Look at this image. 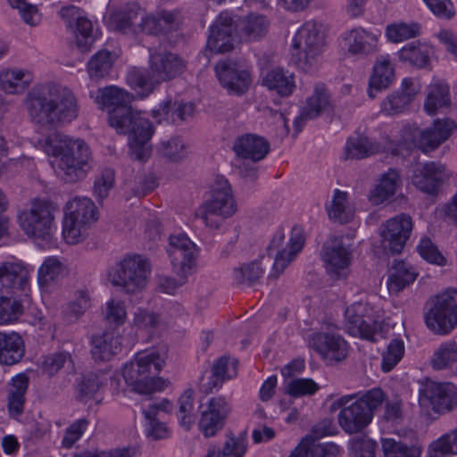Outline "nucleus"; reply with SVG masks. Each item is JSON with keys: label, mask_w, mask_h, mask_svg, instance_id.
Segmentation results:
<instances>
[{"label": "nucleus", "mask_w": 457, "mask_h": 457, "mask_svg": "<svg viewBox=\"0 0 457 457\" xmlns=\"http://www.w3.org/2000/svg\"><path fill=\"white\" fill-rule=\"evenodd\" d=\"M44 152L54 158L51 162L54 172L68 183L83 179L89 170L90 150L81 139L54 131L41 143Z\"/></svg>", "instance_id": "nucleus-1"}, {"label": "nucleus", "mask_w": 457, "mask_h": 457, "mask_svg": "<svg viewBox=\"0 0 457 457\" xmlns=\"http://www.w3.org/2000/svg\"><path fill=\"white\" fill-rule=\"evenodd\" d=\"M28 112L35 123L55 126L76 119L79 106L74 94L68 87L48 84L29 95Z\"/></svg>", "instance_id": "nucleus-2"}, {"label": "nucleus", "mask_w": 457, "mask_h": 457, "mask_svg": "<svg viewBox=\"0 0 457 457\" xmlns=\"http://www.w3.org/2000/svg\"><path fill=\"white\" fill-rule=\"evenodd\" d=\"M386 395L380 387L364 392L344 395L333 403L334 410H339L337 423L348 434L363 431L373 420L375 412L385 403Z\"/></svg>", "instance_id": "nucleus-3"}, {"label": "nucleus", "mask_w": 457, "mask_h": 457, "mask_svg": "<svg viewBox=\"0 0 457 457\" xmlns=\"http://www.w3.org/2000/svg\"><path fill=\"white\" fill-rule=\"evenodd\" d=\"M164 349H147L137 353L127 362L122 370V376L129 387L140 395H151L163 391L170 381L156 375L166 364Z\"/></svg>", "instance_id": "nucleus-4"}, {"label": "nucleus", "mask_w": 457, "mask_h": 457, "mask_svg": "<svg viewBox=\"0 0 457 457\" xmlns=\"http://www.w3.org/2000/svg\"><path fill=\"white\" fill-rule=\"evenodd\" d=\"M185 69V61L177 54L150 50V71L132 68L128 71L127 82L137 96L144 99L154 92L157 85L179 76Z\"/></svg>", "instance_id": "nucleus-5"}, {"label": "nucleus", "mask_w": 457, "mask_h": 457, "mask_svg": "<svg viewBox=\"0 0 457 457\" xmlns=\"http://www.w3.org/2000/svg\"><path fill=\"white\" fill-rule=\"evenodd\" d=\"M108 123L119 134L129 137L132 159L144 162L149 157V141L154 135V127L141 112L127 105L112 109L109 112Z\"/></svg>", "instance_id": "nucleus-6"}, {"label": "nucleus", "mask_w": 457, "mask_h": 457, "mask_svg": "<svg viewBox=\"0 0 457 457\" xmlns=\"http://www.w3.org/2000/svg\"><path fill=\"white\" fill-rule=\"evenodd\" d=\"M152 265L149 259L137 253H128L107 270L110 283L126 295L144 291L149 282Z\"/></svg>", "instance_id": "nucleus-7"}, {"label": "nucleus", "mask_w": 457, "mask_h": 457, "mask_svg": "<svg viewBox=\"0 0 457 457\" xmlns=\"http://www.w3.org/2000/svg\"><path fill=\"white\" fill-rule=\"evenodd\" d=\"M325 37L314 21L304 22L292 40V61L302 71L312 72L323 62Z\"/></svg>", "instance_id": "nucleus-8"}, {"label": "nucleus", "mask_w": 457, "mask_h": 457, "mask_svg": "<svg viewBox=\"0 0 457 457\" xmlns=\"http://www.w3.org/2000/svg\"><path fill=\"white\" fill-rule=\"evenodd\" d=\"M57 213L58 208L53 202L35 198L19 212L17 222L27 237L48 240L57 230Z\"/></svg>", "instance_id": "nucleus-9"}, {"label": "nucleus", "mask_w": 457, "mask_h": 457, "mask_svg": "<svg viewBox=\"0 0 457 457\" xmlns=\"http://www.w3.org/2000/svg\"><path fill=\"white\" fill-rule=\"evenodd\" d=\"M423 318L427 328L435 335L446 336L457 328V289L446 290L431 296L425 303Z\"/></svg>", "instance_id": "nucleus-10"}, {"label": "nucleus", "mask_w": 457, "mask_h": 457, "mask_svg": "<svg viewBox=\"0 0 457 457\" xmlns=\"http://www.w3.org/2000/svg\"><path fill=\"white\" fill-rule=\"evenodd\" d=\"M237 204L228 181L217 177L212 186L211 196L197 210L196 215L206 227L220 229L224 220L235 214Z\"/></svg>", "instance_id": "nucleus-11"}, {"label": "nucleus", "mask_w": 457, "mask_h": 457, "mask_svg": "<svg viewBox=\"0 0 457 457\" xmlns=\"http://www.w3.org/2000/svg\"><path fill=\"white\" fill-rule=\"evenodd\" d=\"M97 219L96 207L91 199L81 196L71 198L64 207L63 239L69 245L78 244Z\"/></svg>", "instance_id": "nucleus-12"}, {"label": "nucleus", "mask_w": 457, "mask_h": 457, "mask_svg": "<svg viewBox=\"0 0 457 457\" xmlns=\"http://www.w3.org/2000/svg\"><path fill=\"white\" fill-rule=\"evenodd\" d=\"M457 129V124L451 119H436L433 126L424 130L416 127L405 128L403 130V140L406 147L413 145L424 153L434 151L444 142L448 140L451 135Z\"/></svg>", "instance_id": "nucleus-13"}, {"label": "nucleus", "mask_w": 457, "mask_h": 457, "mask_svg": "<svg viewBox=\"0 0 457 457\" xmlns=\"http://www.w3.org/2000/svg\"><path fill=\"white\" fill-rule=\"evenodd\" d=\"M381 246L386 256L394 257L391 269L386 280L388 294L391 297L392 303L397 306L400 295V271L398 265L400 264V218L395 216L388 220L384 225L380 232Z\"/></svg>", "instance_id": "nucleus-14"}, {"label": "nucleus", "mask_w": 457, "mask_h": 457, "mask_svg": "<svg viewBox=\"0 0 457 457\" xmlns=\"http://www.w3.org/2000/svg\"><path fill=\"white\" fill-rule=\"evenodd\" d=\"M285 238L283 230L278 229L273 235L268 246L270 256L274 254L272 275L278 277L286 268L294 262L303 251L305 245V237L302 228L294 227L291 230L288 242L281 247Z\"/></svg>", "instance_id": "nucleus-15"}, {"label": "nucleus", "mask_w": 457, "mask_h": 457, "mask_svg": "<svg viewBox=\"0 0 457 457\" xmlns=\"http://www.w3.org/2000/svg\"><path fill=\"white\" fill-rule=\"evenodd\" d=\"M347 328L351 335L370 341H377L379 316L374 308L366 303H354L345 310Z\"/></svg>", "instance_id": "nucleus-16"}, {"label": "nucleus", "mask_w": 457, "mask_h": 457, "mask_svg": "<svg viewBox=\"0 0 457 457\" xmlns=\"http://www.w3.org/2000/svg\"><path fill=\"white\" fill-rule=\"evenodd\" d=\"M309 345L329 365L342 361L348 354L347 342L332 325L312 334Z\"/></svg>", "instance_id": "nucleus-17"}, {"label": "nucleus", "mask_w": 457, "mask_h": 457, "mask_svg": "<svg viewBox=\"0 0 457 457\" xmlns=\"http://www.w3.org/2000/svg\"><path fill=\"white\" fill-rule=\"evenodd\" d=\"M174 273L187 278L195 267L198 248L185 234L171 235L167 250Z\"/></svg>", "instance_id": "nucleus-18"}, {"label": "nucleus", "mask_w": 457, "mask_h": 457, "mask_svg": "<svg viewBox=\"0 0 457 457\" xmlns=\"http://www.w3.org/2000/svg\"><path fill=\"white\" fill-rule=\"evenodd\" d=\"M420 404L445 413L457 407V387L452 383L428 382L420 390Z\"/></svg>", "instance_id": "nucleus-19"}, {"label": "nucleus", "mask_w": 457, "mask_h": 457, "mask_svg": "<svg viewBox=\"0 0 457 457\" xmlns=\"http://www.w3.org/2000/svg\"><path fill=\"white\" fill-rule=\"evenodd\" d=\"M231 412V405L222 395L211 397L201 406L198 422L200 431L205 437H211L221 430Z\"/></svg>", "instance_id": "nucleus-20"}, {"label": "nucleus", "mask_w": 457, "mask_h": 457, "mask_svg": "<svg viewBox=\"0 0 457 457\" xmlns=\"http://www.w3.org/2000/svg\"><path fill=\"white\" fill-rule=\"evenodd\" d=\"M236 29L233 16L228 12H220L209 28L207 47L212 53L222 54L234 47Z\"/></svg>", "instance_id": "nucleus-21"}, {"label": "nucleus", "mask_w": 457, "mask_h": 457, "mask_svg": "<svg viewBox=\"0 0 457 457\" xmlns=\"http://www.w3.org/2000/svg\"><path fill=\"white\" fill-rule=\"evenodd\" d=\"M321 258L327 271L336 277H345L351 263L352 251L343 243L341 237H330L323 245Z\"/></svg>", "instance_id": "nucleus-22"}, {"label": "nucleus", "mask_w": 457, "mask_h": 457, "mask_svg": "<svg viewBox=\"0 0 457 457\" xmlns=\"http://www.w3.org/2000/svg\"><path fill=\"white\" fill-rule=\"evenodd\" d=\"M215 72L220 83L230 95L245 93L252 83L250 73L230 61L218 62Z\"/></svg>", "instance_id": "nucleus-23"}, {"label": "nucleus", "mask_w": 457, "mask_h": 457, "mask_svg": "<svg viewBox=\"0 0 457 457\" xmlns=\"http://www.w3.org/2000/svg\"><path fill=\"white\" fill-rule=\"evenodd\" d=\"M380 33L356 27L343 35L347 51L354 55H369L378 50Z\"/></svg>", "instance_id": "nucleus-24"}, {"label": "nucleus", "mask_w": 457, "mask_h": 457, "mask_svg": "<svg viewBox=\"0 0 457 457\" xmlns=\"http://www.w3.org/2000/svg\"><path fill=\"white\" fill-rule=\"evenodd\" d=\"M121 337L116 329H106L91 337V354L96 361H107L121 351Z\"/></svg>", "instance_id": "nucleus-25"}, {"label": "nucleus", "mask_w": 457, "mask_h": 457, "mask_svg": "<svg viewBox=\"0 0 457 457\" xmlns=\"http://www.w3.org/2000/svg\"><path fill=\"white\" fill-rule=\"evenodd\" d=\"M142 9L129 4L114 11L109 17L108 26L113 30L130 37H137Z\"/></svg>", "instance_id": "nucleus-26"}, {"label": "nucleus", "mask_w": 457, "mask_h": 457, "mask_svg": "<svg viewBox=\"0 0 457 457\" xmlns=\"http://www.w3.org/2000/svg\"><path fill=\"white\" fill-rule=\"evenodd\" d=\"M445 170V165L435 162L418 164L413 170L411 182L420 190L434 194L443 180Z\"/></svg>", "instance_id": "nucleus-27"}, {"label": "nucleus", "mask_w": 457, "mask_h": 457, "mask_svg": "<svg viewBox=\"0 0 457 457\" xmlns=\"http://www.w3.org/2000/svg\"><path fill=\"white\" fill-rule=\"evenodd\" d=\"M237 157L253 162L263 160L270 151L269 142L256 134H245L238 137L233 145Z\"/></svg>", "instance_id": "nucleus-28"}, {"label": "nucleus", "mask_w": 457, "mask_h": 457, "mask_svg": "<svg viewBox=\"0 0 457 457\" xmlns=\"http://www.w3.org/2000/svg\"><path fill=\"white\" fill-rule=\"evenodd\" d=\"M178 23V14L175 12L162 11L155 14H146L142 10L138 36L167 33L175 29Z\"/></svg>", "instance_id": "nucleus-29"}, {"label": "nucleus", "mask_w": 457, "mask_h": 457, "mask_svg": "<svg viewBox=\"0 0 457 457\" xmlns=\"http://www.w3.org/2000/svg\"><path fill=\"white\" fill-rule=\"evenodd\" d=\"M89 96L103 110L125 106L133 99L128 91L113 85L90 90Z\"/></svg>", "instance_id": "nucleus-30"}, {"label": "nucleus", "mask_w": 457, "mask_h": 457, "mask_svg": "<svg viewBox=\"0 0 457 457\" xmlns=\"http://www.w3.org/2000/svg\"><path fill=\"white\" fill-rule=\"evenodd\" d=\"M0 283L1 285L12 290V295L26 293L29 279L23 267L17 262H1L0 263Z\"/></svg>", "instance_id": "nucleus-31"}, {"label": "nucleus", "mask_w": 457, "mask_h": 457, "mask_svg": "<svg viewBox=\"0 0 457 457\" xmlns=\"http://www.w3.org/2000/svg\"><path fill=\"white\" fill-rule=\"evenodd\" d=\"M237 376V361L236 359L222 356L216 360L212 368L209 381L203 385L206 392L219 390L224 382Z\"/></svg>", "instance_id": "nucleus-32"}, {"label": "nucleus", "mask_w": 457, "mask_h": 457, "mask_svg": "<svg viewBox=\"0 0 457 457\" xmlns=\"http://www.w3.org/2000/svg\"><path fill=\"white\" fill-rule=\"evenodd\" d=\"M451 105L449 86L443 82H435L427 88L424 100V111L430 116L436 115L444 108Z\"/></svg>", "instance_id": "nucleus-33"}, {"label": "nucleus", "mask_w": 457, "mask_h": 457, "mask_svg": "<svg viewBox=\"0 0 457 457\" xmlns=\"http://www.w3.org/2000/svg\"><path fill=\"white\" fill-rule=\"evenodd\" d=\"M399 179L398 170L389 169L381 176L378 184L370 190V202L374 205H378L389 200L397 189Z\"/></svg>", "instance_id": "nucleus-34"}, {"label": "nucleus", "mask_w": 457, "mask_h": 457, "mask_svg": "<svg viewBox=\"0 0 457 457\" xmlns=\"http://www.w3.org/2000/svg\"><path fill=\"white\" fill-rule=\"evenodd\" d=\"M326 209L329 219L341 224L350 222L354 216V209L348 200V194L337 188L334 190Z\"/></svg>", "instance_id": "nucleus-35"}, {"label": "nucleus", "mask_w": 457, "mask_h": 457, "mask_svg": "<svg viewBox=\"0 0 457 457\" xmlns=\"http://www.w3.org/2000/svg\"><path fill=\"white\" fill-rule=\"evenodd\" d=\"M31 72L21 69H7L0 72V87L8 94L23 92L32 82Z\"/></svg>", "instance_id": "nucleus-36"}, {"label": "nucleus", "mask_w": 457, "mask_h": 457, "mask_svg": "<svg viewBox=\"0 0 457 457\" xmlns=\"http://www.w3.org/2000/svg\"><path fill=\"white\" fill-rule=\"evenodd\" d=\"M28 386L29 378L25 374L21 373L12 378L7 395V406L12 416H20L23 412Z\"/></svg>", "instance_id": "nucleus-37"}, {"label": "nucleus", "mask_w": 457, "mask_h": 457, "mask_svg": "<svg viewBox=\"0 0 457 457\" xmlns=\"http://www.w3.org/2000/svg\"><path fill=\"white\" fill-rule=\"evenodd\" d=\"M263 85L275 90L281 96H290L295 88V76L288 71L275 68L268 71L262 79Z\"/></svg>", "instance_id": "nucleus-38"}, {"label": "nucleus", "mask_w": 457, "mask_h": 457, "mask_svg": "<svg viewBox=\"0 0 457 457\" xmlns=\"http://www.w3.org/2000/svg\"><path fill=\"white\" fill-rule=\"evenodd\" d=\"M395 79V68L391 63L388 55L380 56L373 68V73L370 79V96H372V90L377 91L385 89L389 87Z\"/></svg>", "instance_id": "nucleus-39"}, {"label": "nucleus", "mask_w": 457, "mask_h": 457, "mask_svg": "<svg viewBox=\"0 0 457 457\" xmlns=\"http://www.w3.org/2000/svg\"><path fill=\"white\" fill-rule=\"evenodd\" d=\"M433 54V47L420 41L406 44L402 47V61L408 62L411 65L419 69L427 68Z\"/></svg>", "instance_id": "nucleus-40"}, {"label": "nucleus", "mask_w": 457, "mask_h": 457, "mask_svg": "<svg viewBox=\"0 0 457 457\" xmlns=\"http://www.w3.org/2000/svg\"><path fill=\"white\" fill-rule=\"evenodd\" d=\"M115 60V54L106 49L96 53L87 63V71L90 79L98 81L109 76Z\"/></svg>", "instance_id": "nucleus-41"}, {"label": "nucleus", "mask_w": 457, "mask_h": 457, "mask_svg": "<svg viewBox=\"0 0 457 457\" xmlns=\"http://www.w3.org/2000/svg\"><path fill=\"white\" fill-rule=\"evenodd\" d=\"M23 341L17 333H0V361L12 365L23 356Z\"/></svg>", "instance_id": "nucleus-42"}, {"label": "nucleus", "mask_w": 457, "mask_h": 457, "mask_svg": "<svg viewBox=\"0 0 457 457\" xmlns=\"http://www.w3.org/2000/svg\"><path fill=\"white\" fill-rule=\"evenodd\" d=\"M381 151V147L366 137H350L345 146L346 159H363Z\"/></svg>", "instance_id": "nucleus-43"}, {"label": "nucleus", "mask_w": 457, "mask_h": 457, "mask_svg": "<svg viewBox=\"0 0 457 457\" xmlns=\"http://www.w3.org/2000/svg\"><path fill=\"white\" fill-rule=\"evenodd\" d=\"M65 272L63 263L54 256L46 258L37 271V281L40 287L47 290L50 286L59 280Z\"/></svg>", "instance_id": "nucleus-44"}, {"label": "nucleus", "mask_w": 457, "mask_h": 457, "mask_svg": "<svg viewBox=\"0 0 457 457\" xmlns=\"http://www.w3.org/2000/svg\"><path fill=\"white\" fill-rule=\"evenodd\" d=\"M269 21L264 15L250 13L241 20L239 29L248 41H256L268 31Z\"/></svg>", "instance_id": "nucleus-45"}, {"label": "nucleus", "mask_w": 457, "mask_h": 457, "mask_svg": "<svg viewBox=\"0 0 457 457\" xmlns=\"http://www.w3.org/2000/svg\"><path fill=\"white\" fill-rule=\"evenodd\" d=\"M75 43L80 52H88L96 39L93 23L84 16L74 19Z\"/></svg>", "instance_id": "nucleus-46"}, {"label": "nucleus", "mask_w": 457, "mask_h": 457, "mask_svg": "<svg viewBox=\"0 0 457 457\" xmlns=\"http://www.w3.org/2000/svg\"><path fill=\"white\" fill-rule=\"evenodd\" d=\"M430 362L434 370L451 369L457 371V343L447 341L441 344Z\"/></svg>", "instance_id": "nucleus-47"}, {"label": "nucleus", "mask_w": 457, "mask_h": 457, "mask_svg": "<svg viewBox=\"0 0 457 457\" xmlns=\"http://www.w3.org/2000/svg\"><path fill=\"white\" fill-rule=\"evenodd\" d=\"M91 307V296L87 288L80 287L75 289L68 302L64 312L71 320H79Z\"/></svg>", "instance_id": "nucleus-48"}, {"label": "nucleus", "mask_w": 457, "mask_h": 457, "mask_svg": "<svg viewBox=\"0 0 457 457\" xmlns=\"http://www.w3.org/2000/svg\"><path fill=\"white\" fill-rule=\"evenodd\" d=\"M329 106V96L326 88L321 85L314 87L313 94L307 98L303 107V115L309 119H314L321 114Z\"/></svg>", "instance_id": "nucleus-49"}, {"label": "nucleus", "mask_w": 457, "mask_h": 457, "mask_svg": "<svg viewBox=\"0 0 457 457\" xmlns=\"http://www.w3.org/2000/svg\"><path fill=\"white\" fill-rule=\"evenodd\" d=\"M428 457L457 455V428L434 440L428 449Z\"/></svg>", "instance_id": "nucleus-50"}, {"label": "nucleus", "mask_w": 457, "mask_h": 457, "mask_svg": "<svg viewBox=\"0 0 457 457\" xmlns=\"http://www.w3.org/2000/svg\"><path fill=\"white\" fill-rule=\"evenodd\" d=\"M264 269L259 262L244 264L233 270L232 278L237 285L252 286L257 283L263 276Z\"/></svg>", "instance_id": "nucleus-51"}, {"label": "nucleus", "mask_w": 457, "mask_h": 457, "mask_svg": "<svg viewBox=\"0 0 457 457\" xmlns=\"http://www.w3.org/2000/svg\"><path fill=\"white\" fill-rule=\"evenodd\" d=\"M245 452L246 444L243 439L228 437L221 448L210 447L205 457H244Z\"/></svg>", "instance_id": "nucleus-52"}, {"label": "nucleus", "mask_w": 457, "mask_h": 457, "mask_svg": "<svg viewBox=\"0 0 457 457\" xmlns=\"http://www.w3.org/2000/svg\"><path fill=\"white\" fill-rule=\"evenodd\" d=\"M14 295L0 293V324L12 323L21 315L23 307Z\"/></svg>", "instance_id": "nucleus-53"}, {"label": "nucleus", "mask_w": 457, "mask_h": 457, "mask_svg": "<svg viewBox=\"0 0 457 457\" xmlns=\"http://www.w3.org/2000/svg\"><path fill=\"white\" fill-rule=\"evenodd\" d=\"M159 324V315L146 309L139 307L133 313L131 327L137 331L150 333Z\"/></svg>", "instance_id": "nucleus-54"}, {"label": "nucleus", "mask_w": 457, "mask_h": 457, "mask_svg": "<svg viewBox=\"0 0 457 457\" xmlns=\"http://www.w3.org/2000/svg\"><path fill=\"white\" fill-rule=\"evenodd\" d=\"M12 9H16L22 21L29 26H37L41 21V15L37 5L25 0H6Z\"/></svg>", "instance_id": "nucleus-55"}, {"label": "nucleus", "mask_w": 457, "mask_h": 457, "mask_svg": "<svg viewBox=\"0 0 457 457\" xmlns=\"http://www.w3.org/2000/svg\"><path fill=\"white\" fill-rule=\"evenodd\" d=\"M143 414L146 420L145 432L147 436L158 440L169 436V429L165 423L160 422L156 419V409L143 410Z\"/></svg>", "instance_id": "nucleus-56"}, {"label": "nucleus", "mask_w": 457, "mask_h": 457, "mask_svg": "<svg viewBox=\"0 0 457 457\" xmlns=\"http://www.w3.org/2000/svg\"><path fill=\"white\" fill-rule=\"evenodd\" d=\"M115 181L114 171L112 169H104L96 177L94 182V195L99 201H103L113 187Z\"/></svg>", "instance_id": "nucleus-57"}, {"label": "nucleus", "mask_w": 457, "mask_h": 457, "mask_svg": "<svg viewBox=\"0 0 457 457\" xmlns=\"http://www.w3.org/2000/svg\"><path fill=\"white\" fill-rule=\"evenodd\" d=\"M320 389V386L312 378H293L287 383V393L294 397L312 395Z\"/></svg>", "instance_id": "nucleus-58"}, {"label": "nucleus", "mask_w": 457, "mask_h": 457, "mask_svg": "<svg viewBox=\"0 0 457 457\" xmlns=\"http://www.w3.org/2000/svg\"><path fill=\"white\" fill-rule=\"evenodd\" d=\"M422 444L413 429L402 432V457H421Z\"/></svg>", "instance_id": "nucleus-59"}, {"label": "nucleus", "mask_w": 457, "mask_h": 457, "mask_svg": "<svg viewBox=\"0 0 457 457\" xmlns=\"http://www.w3.org/2000/svg\"><path fill=\"white\" fill-rule=\"evenodd\" d=\"M194 390L187 389L179 397V415L180 424L189 429L193 423V411H194Z\"/></svg>", "instance_id": "nucleus-60"}, {"label": "nucleus", "mask_w": 457, "mask_h": 457, "mask_svg": "<svg viewBox=\"0 0 457 457\" xmlns=\"http://www.w3.org/2000/svg\"><path fill=\"white\" fill-rule=\"evenodd\" d=\"M160 151L166 158L177 162L187 155V147L182 139L178 137H171L160 144Z\"/></svg>", "instance_id": "nucleus-61"}, {"label": "nucleus", "mask_w": 457, "mask_h": 457, "mask_svg": "<svg viewBox=\"0 0 457 457\" xmlns=\"http://www.w3.org/2000/svg\"><path fill=\"white\" fill-rule=\"evenodd\" d=\"M105 319L116 327L123 325L127 320L125 303L121 300L110 299L106 303Z\"/></svg>", "instance_id": "nucleus-62"}, {"label": "nucleus", "mask_w": 457, "mask_h": 457, "mask_svg": "<svg viewBox=\"0 0 457 457\" xmlns=\"http://www.w3.org/2000/svg\"><path fill=\"white\" fill-rule=\"evenodd\" d=\"M103 386V379L96 374H89L84 377L79 386V399L81 401H88L94 398Z\"/></svg>", "instance_id": "nucleus-63"}, {"label": "nucleus", "mask_w": 457, "mask_h": 457, "mask_svg": "<svg viewBox=\"0 0 457 457\" xmlns=\"http://www.w3.org/2000/svg\"><path fill=\"white\" fill-rule=\"evenodd\" d=\"M71 361V356L70 353L65 352L56 353L48 356H46L41 362L42 371L48 375H55L64 364Z\"/></svg>", "instance_id": "nucleus-64"}]
</instances>
